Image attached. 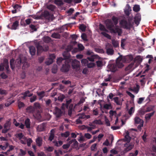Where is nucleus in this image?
I'll use <instances>...</instances> for the list:
<instances>
[{"label": "nucleus", "mask_w": 156, "mask_h": 156, "mask_svg": "<svg viewBox=\"0 0 156 156\" xmlns=\"http://www.w3.org/2000/svg\"><path fill=\"white\" fill-rule=\"evenodd\" d=\"M126 135L125 136V141L127 143L124 144L125 148L124 152L126 153L131 150L134 147V144L132 143H130L131 138L129 136V133L128 131L126 132Z\"/></svg>", "instance_id": "obj_1"}, {"label": "nucleus", "mask_w": 156, "mask_h": 156, "mask_svg": "<svg viewBox=\"0 0 156 156\" xmlns=\"http://www.w3.org/2000/svg\"><path fill=\"white\" fill-rule=\"evenodd\" d=\"M121 23L125 29L130 30L133 25V17H129L128 18L127 20H122Z\"/></svg>", "instance_id": "obj_2"}, {"label": "nucleus", "mask_w": 156, "mask_h": 156, "mask_svg": "<svg viewBox=\"0 0 156 156\" xmlns=\"http://www.w3.org/2000/svg\"><path fill=\"white\" fill-rule=\"evenodd\" d=\"M11 124V119H9L6 121L4 124V129L2 130V133H5L10 130Z\"/></svg>", "instance_id": "obj_3"}, {"label": "nucleus", "mask_w": 156, "mask_h": 156, "mask_svg": "<svg viewBox=\"0 0 156 156\" xmlns=\"http://www.w3.org/2000/svg\"><path fill=\"white\" fill-rule=\"evenodd\" d=\"M107 54L108 55H112L114 53L113 46L110 44L107 43L105 47Z\"/></svg>", "instance_id": "obj_4"}, {"label": "nucleus", "mask_w": 156, "mask_h": 156, "mask_svg": "<svg viewBox=\"0 0 156 156\" xmlns=\"http://www.w3.org/2000/svg\"><path fill=\"white\" fill-rule=\"evenodd\" d=\"M71 64L72 68L76 71L77 72L80 70V64L79 61L74 59L72 62Z\"/></svg>", "instance_id": "obj_5"}, {"label": "nucleus", "mask_w": 156, "mask_h": 156, "mask_svg": "<svg viewBox=\"0 0 156 156\" xmlns=\"http://www.w3.org/2000/svg\"><path fill=\"white\" fill-rule=\"evenodd\" d=\"M70 68V66L68 61L66 60L64 62L61 69V70L63 72H68Z\"/></svg>", "instance_id": "obj_6"}, {"label": "nucleus", "mask_w": 156, "mask_h": 156, "mask_svg": "<svg viewBox=\"0 0 156 156\" xmlns=\"http://www.w3.org/2000/svg\"><path fill=\"white\" fill-rule=\"evenodd\" d=\"M122 56H119L117 58L115 65L116 67H118L119 68H121L124 65L122 62Z\"/></svg>", "instance_id": "obj_7"}, {"label": "nucleus", "mask_w": 156, "mask_h": 156, "mask_svg": "<svg viewBox=\"0 0 156 156\" xmlns=\"http://www.w3.org/2000/svg\"><path fill=\"white\" fill-rule=\"evenodd\" d=\"M19 21L18 20H16L12 25V23L9 24L7 26L8 28L11 30H15L16 29L17 27L19 25Z\"/></svg>", "instance_id": "obj_8"}, {"label": "nucleus", "mask_w": 156, "mask_h": 156, "mask_svg": "<svg viewBox=\"0 0 156 156\" xmlns=\"http://www.w3.org/2000/svg\"><path fill=\"white\" fill-rule=\"evenodd\" d=\"M105 23L107 29L110 30L114 27L113 23L110 19H107L105 21Z\"/></svg>", "instance_id": "obj_9"}, {"label": "nucleus", "mask_w": 156, "mask_h": 156, "mask_svg": "<svg viewBox=\"0 0 156 156\" xmlns=\"http://www.w3.org/2000/svg\"><path fill=\"white\" fill-rule=\"evenodd\" d=\"M55 114L56 117L57 118H59L62 116V114H63V112L62 111L61 109L57 107H56L55 108Z\"/></svg>", "instance_id": "obj_10"}, {"label": "nucleus", "mask_w": 156, "mask_h": 156, "mask_svg": "<svg viewBox=\"0 0 156 156\" xmlns=\"http://www.w3.org/2000/svg\"><path fill=\"white\" fill-rule=\"evenodd\" d=\"M111 32L113 33H118L119 35H120L122 33V30L118 27H116L115 28L113 27L110 30Z\"/></svg>", "instance_id": "obj_11"}, {"label": "nucleus", "mask_w": 156, "mask_h": 156, "mask_svg": "<svg viewBox=\"0 0 156 156\" xmlns=\"http://www.w3.org/2000/svg\"><path fill=\"white\" fill-rule=\"evenodd\" d=\"M141 17L140 14L138 13L136 14L134 18V21L135 24L138 25L141 20Z\"/></svg>", "instance_id": "obj_12"}, {"label": "nucleus", "mask_w": 156, "mask_h": 156, "mask_svg": "<svg viewBox=\"0 0 156 156\" xmlns=\"http://www.w3.org/2000/svg\"><path fill=\"white\" fill-rule=\"evenodd\" d=\"M82 0H64V1L67 3L73 5L76 4L81 2Z\"/></svg>", "instance_id": "obj_13"}, {"label": "nucleus", "mask_w": 156, "mask_h": 156, "mask_svg": "<svg viewBox=\"0 0 156 156\" xmlns=\"http://www.w3.org/2000/svg\"><path fill=\"white\" fill-rule=\"evenodd\" d=\"M26 110L27 112L30 114H33L35 111L34 107L32 106L28 107L26 108Z\"/></svg>", "instance_id": "obj_14"}, {"label": "nucleus", "mask_w": 156, "mask_h": 156, "mask_svg": "<svg viewBox=\"0 0 156 156\" xmlns=\"http://www.w3.org/2000/svg\"><path fill=\"white\" fill-rule=\"evenodd\" d=\"M43 16L48 21L51 19L52 15L48 11H44L43 14Z\"/></svg>", "instance_id": "obj_15"}, {"label": "nucleus", "mask_w": 156, "mask_h": 156, "mask_svg": "<svg viewBox=\"0 0 156 156\" xmlns=\"http://www.w3.org/2000/svg\"><path fill=\"white\" fill-rule=\"evenodd\" d=\"M19 59L21 60L22 63H23V66H22V69H24V66L25 65H27L26 58L23 57V55H20L19 56Z\"/></svg>", "instance_id": "obj_16"}, {"label": "nucleus", "mask_w": 156, "mask_h": 156, "mask_svg": "<svg viewBox=\"0 0 156 156\" xmlns=\"http://www.w3.org/2000/svg\"><path fill=\"white\" fill-rule=\"evenodd\" d=\"M30 53L32 56L34 55H35L36 50L35 47L33 46H31L29 48Z\"/></svg>", "instance_id": "obj_17"}, {"label": "nucleus", "mask_w": 156, "mask_h": 156, "mask_svg": "<svg viewBox=\"0 0 156 156\" xmlns=\"http://www.w3.org/2000/svg\"><path fill=\"white\" fill-rule=\"evenodd\" d=\"M134 62H132L125 68V70L126 71H128L129 73L132 70V68L133 66L134 65Z\"/></svg>", "instance_id": "obj_18"}, {"label": "nucleus", "mask_w": 156, "mask_h": 156, "mask_svg": "<svg viewBox=\"0 0 156 156\" xmlns=\"http://www.w3.org/2000/svg\"><path fill=\"white\" fill-rule=\"evenodd\" d=\"M46 126V124L44 123L39 125L37 127V129L39 131H42L44 130Z\"/></svg>", "instance_id": "obj_19"}, {"label": "nucleus", "mask_w": 156, "mask_h": 156, "mask_svg": "<svg viewBox=\"0 0 156 156\" xmlns=\"http://www.w3.org/2000/svg\"><path fill=\"white\" fill-rule=\"evenodd\" d=\"M15 136L19 140H21L22 139H24L25 140H27V138L24 136L22 133L17 134Z\"/></svg>", "instance_id": "obj_20"}, {"label": "nucleus", "mask_w": 156, "mask_h": 156, "mask_svg": "<svg viewBox=\"0 0 156 156\" xmlns=\"http://www.w3.org/2000/svg\"><path fill=\"white\" fill-rule=\"evenodd\" d=\"M36 142L37 145L40 147L42 144V140L41 137H38L36 140Z\"/></svg>", "instance_id": "obj_21"}, {"label": "nucleus", "mask_w": 156, "mask_h": 156, "mask_svg": "<svg viewBox=\"0 0 156 156\" xmlns=\"http://www.w3.org/2000/svg\"><path fill=\"white\" fill-rule=\"evenodd\" d=\"M30 92L29 90H27L25 91L24 93L22 94V95H23V96L22 97V98L23 99H25L27 97H30L33 95V94H29Z\"/></svg>", "instance_id": "obj_22"}, {"label": "nucleus", "mask_w": 156, "mask_h": 156, "mask_svg": "<svg viewBox=\"0 0 156 156\" xmlns=\"http://www.w3.org/2000/svg\"><path fill=\"white\" fill-rule=\"evenodd\" d=\"M3 65L5 67L6 69L7 72L9 71V61L7 59L5 58L4 60Z\"/></svg>", "instance_id": "obj_23"}, {"label": "nucleus", "mask_w": 156, "mask_h": 156, "mask_svg": "<svg viewBox=\"0 0 156 156\" xmlns=\"http://www.w3.org/2000/svg\"><path fill=\"white\" fill-rule=\"evenodd\" d=\"M54 131L53 129L50 131V135L48 138V140L51 141L54 139L55 137Z\"/></svg>", "instance_id": "obj_24"}, {"label": "nucleus", "mask_w": 156, "mask_h": 156, "mask_svg": "<svg viewBox=\"0 0 156 156\" xmlns=\"http://www.w3.org/2000/svg\"><path fill=\"white\" fill-rule=\"evenodd\" d=\"M37 48L38 55L44 51V47L39 44L37 45Z\"/></svg>", "instance_id": "obj_25"}, {"label": "nucleus", "mask_w": 156, "mask_h": 156, "mask_svg": "<svg viewBox=\"0 0 156 156\" xmlns=\"http://www.w3.org/2000/svg\"><path fill=\"white\" fill-rule=\"evenodd\" d=\"M51 36L52 38L56 39H60L61 37V35L58 32H54Z\"/></svg>", "instance_id": "obj_26"}, {"label": "nucleus", "mask_w": 156, "mask_h": 156, "mask_svg": "<svg viewBox=\"0 0 156 156\" xmlns=\"http://www.w3.org/2000/svg\"><path fill=\"white\" fill-rule=\"evenodd\" d=\"M54 145L57 147H59L61 146L63 144V142L61 140H60L57 142L56 140H54L52 142Z\"/></svg>", "instance_id": "obj_27"}, {"label": "nucleus", "mask_w": 156, "mask_h": 156, "mask_svg": "<svg viewBox=\"0 0 156 156\" xmlns=\"http://www.w3.org/2000/svg\"><path fill=\"white\" fill-rule=\"evenodd\" d=\"M64 59H67L70 57V55L68 51H64L63 53Z\"/></svg>", "instance_id": "obj_28"}, {"label": "nucleus", "mask_w": 156, "mask_h": 156, "mask_svg": "<svg viewBox=\"0 0 156 156\" xmlns=\"http://www.w3.org/2000/svg\"><path fill=\"white\" fill-rule=\"evenodd\" d=\"M142 121H144L143 120L140 119L138 117H136L134 118V122L135 124H140Z\"/></svg>", "instance_id": "obj_29"}, {"label": "nucleus", "mask_w": 156, "mask_h": 156, "mask_svg": "<svg viewBox=\"0 0 156 156\" xmlns=\"http://www.w3.org/2000/svg\"><path fill=\"white\" fill-rule=\"evenodd\" d=\"M54 153L56 156H60V155H62L63 154L62 151L60 150H55L54 151Z\"/></svg>", "instance_id": "obj_30"}, {"label": "nucleus", "mask_w": 156, "mask_h": 156, "mask_svg": "<svg viewBox=\"0 0 156 156\" xmlns=\"http://www.w3.org/2000/svg\"><path fill=\"white\" fill-rule=\"evenodd\" d=\"M14 61L15 60L13 58L11 59L10 61V67L12 70L14 69L15 68Z\"/></svg>", "instance_id": "obj_31"}, {"label": "nucleus", "mask_w": 156, "mask_h": 156, "mask_svg": "<svg viewBox=\"0 0 156 156\" xmlns=\"http://www.w3.org/2000/svg\"><path fill=\"white\" fill-rule=\"evenodd\" d=\"M25 124L27 128H29L30 127V122L29 119L27 118L26 119L25 122Z\"/></svg>", "instance_id": "obj_32"}, {"label": "nucleus", "mask_w": 156, "mask_h": 156, "mask_svg": "<svg viewBox=\"0 0 156 156\" xmlns=\"http://www.w3.org/2000/svg\"><path fill=\"white\" fill-rule=\"evenodd\" d=\"M55 3L58 6H61L63 4V0H55Z\"/></svg>", "instance_id": "obj_33"}, {"label": "nucleus", "mask_w": 156, "mask_h": 156, "mask_svg": "<svg viewBox=\"0 0 156 156\" xmlns=\"http://www.w3.org/2000/svg\"><path fill=\"white\" fill-rule=\"evenodd\" d=\"M125 59L127 62H129L133 59V58L132 55H129L126 56Z\"/></svg>", "instance_id": "obj_34"}, {"label": "nucleus", "mask_w": 156, "mask_h": 156, "mask_svg": "<svg viewBox=\"0 0 156 156\" xmlns=\"http://www.w3.org/2000/svg\"><path fill=\"white\" fill-rule=\"evenodd\" d=\"M45 92L44 91H42L40 92H37V95L39 96V99H42L44 96Z\"/></svg>", "instance_id": "obj_35"}, {"label": "nucleus", "mask_w": 156, "mask_h": 156, "mask_svg": "<svg viewBox=\"0 0 156 156\" xmlns=\"http://www.w3.org/2000/svg\"><path fill=\"white\" fill-rule=\"evenodd\" d=\"M22 63L21 60L19 59V58H17L16 61V66L18 68L20 67L21 64Z\"/></svg>", "instance_id": "obj_36"}, {"label": "nucleus", "mask_w": 156, "mask_h": 156, "mask_svg": "<svg viewBox=\"0 0 156 156\" xmlns=\"http://www.w3.org/2000/svg\"><path fill=\"white\" fill-rule=\"evenodd\" d=\"M154 111L152 112L146 114L145 117V119H150L151 117L154 115Z\"/></svg>", "instance_id": "obj_37"}, {"label": "nucleus", "mask_w": 156, "mask_h": 156, "mask_svg": "<svg viewBox=\"0 0 156 156\" xmlns=\"http://www.w3.org/2000/svg\"><path fill=\"white\" fill-rule=\"evenodd\" d=\"M73 143V144L74 146H78V143L75 139H73L70 140L69 142V144H71Z\"/></svg>", "instance_id": "obj_38"}, {"label": "nucleus", "mask_w": 156, "mask_h": 156, "mask_svg": "<svg viewBox=\"0 0 156 156\" xmlns=\"http://www.w3.org/2000/svg\"><path fill=\"white\" fill-rule=\"evenodd\" d=\"M65 61L62 58L60 57L57 59V63L58 65H60L62 62L64 63Z\"/></svg>", "instance_id": "obj_39"}, {"label": "nucleus", "mask_w": 156, "mask_h": 156, "mask_svg": "<svg viewBox=\"0 0 156 156\" xmlns=\"http://www.w3.org/2000/svg\"><path fill=\"white\" fill-rule=\"evenodd\" d=\"M99 28L100 30L101 31H103L106 32H108V30L106 29L105 27L101 23L99 25Z\"/></svg>", "instance_id": "obj_40"}, {"label": "nucleus", "mask_w": 156, "mask_h": 156, "mask_svg": "<svg viewBox=\"0 0 156 156\" xmlns=\"http://www.w3.org/2000/svg\"><path fill=\"white\" fill-rule=\"evenodd\" d=\"M133 9L134 11L137 12L140 10V7L139 5H134L133 8Z\"/></svg>", "instance_id": "obj_41"}, {"label": "nucleus", "mask_w": 156, "mask_h": 156, "mask_svg": "<svg viewBox=\"0 0 156 156\" xmlns=\"http://www.w3.org/2000/svg\"><path fill=\"white\" fill-rule=\"evenodd\" d=\"M112 43L113 46L115 48H117L119 46L118 42L115 40H113L112 41Z\"/></svg>", "instance_id": "obj_42"}, {"label": "nucleus", "mask_w": 156, "mask_h": 156, "mask_svg": "<svg viewBox=\"0 0 156 156\" xmlns=\"http://www.w3.org/2000/svg\"><path fill=\"white\" fill-rule=\"evenodd\" d=\"M55 8V6L52 5H50L47 6V9L51 11H54Z\"/></svg>", "instance_id": "obj_43"}, {"label": "nucleus", "mask_w": 156, "mask_h": 156, "mask_svg": "<svg viewBox=\"0 0 156 156\" xmlns=\"http://www.w3.org/2000/svg\"><path fill=\"white\" fill-rule=\"evenodd\" d=\"M112 20L113 21L114 25H116L118 23V19L117 17L115 16H113L112 17Z\"/></svg>", "instance_id": "obj_44"}, {"label": "nucleus", "mask_w": 156, "mask_h": 156, "mask_svg": "<svg viewBox=\"0 0 156 156\" xmlns=\"http://www.w3.org/2000/svg\"><path fill=\"white\" fill-rule=\"evenodd\" d=\"M104 108L105 109H112V106L111 104H106L104 105Z\"/></svg>", "instance_id": "obj_45"}, {"label": "nucleus", "mask_w": 156, "mask_h": 156, "mask_svg": "<svg viewBox=\"0 0 156 156\" xmlns=\"http://www.w3.org/2000/svg\"><path fill=\"white\" fill-rule=\"evenodd\" d=\"M114 102L116 104L118 105H121L122 104L120 103V101L119 100V98L117 97L114 98H113Z\"/></svg>", "instance_id": "obj_46"}, {"label": "nucleus", "mask_w": 156, "mask_h": 156, "mask_svg": "<svg viewBox=\"0 0 156 156\" xmlns=\"http://www.w3.org/2000/svg\"><path fill=\"white\" fill-rule=\"evenodd\" d=\"M101 34L103 35L104 37L107 38H108V39H111V36L109 34H108L105 33V32H101Z\"/></svg>", "instance_id": "obj_47"}, {"label": "nucleus", "mask_w": 156, "mask_h": 156, "mask_svg": "<svg viewBox=\"0 0 156 156\" xmlns=\"http://www.w3.org/2000/svg\"><path fill=\"white\" fill-rule=\"evenodd\" d=\"M126 41V39H122L121 40V46L122 48L124 49V47L125 45V42Z\"/></svg>", "instance_id": "obj_48"}, {"label": "nucleus", "mask_w": 156, "mask_h": 156, "mask_svg": "<svg viewBox=\"0 0 156 156\" xmlns=\"http://www.w3.org/2000/svg\"><path fill=\"white\" fill-rule=\"evenodd\" d=\"M69 135V131H66L64 133H62L61 136L62 137H68Z\"/></svg>", "instance_id": "obj_49"}, {"label": "nucleus", "mask_w": 156, "mask_h": 156, "mask_svg": "<svg viewBox=\"0 0 156 156\" xmlns=\"http://www.w3.org/2000/svg\"><path fill=\"white\" fill-rule=\"evenodd\" d=\"M57 65H54V66L52 69V73H55L57 72Z\"/></svg>", "instance_id": "obj_50"}, {"label": "nucleus", "mask_w": 156, "mask_h": 156, "mask_svg": "<svg viewBox=\"0 0 156 156\" xmlns=\"http://www.w3.org/2000/svg\"><path fill=\"white\" fill-rule=\"evenodd\" d=\"M8 93L7 91L5 90H3L2 89H0V94L1 95H6Z\"/></svg>", "instance_id": "obj_51"}, {"label": "nucleus", "mask_w": 156, "mask_h": 156, "mask_svg": "<svg viewBox=\"0 0 156 156\" xmlns=\"http://www.w3.org/2000/svg\"><path fill=\"white\" fill-rule=\"evenodd\" d=\"M29 17H31L34 19L38 20L41 19V16H37L35 15H30L29 16Z\"/></svg>", "instance_id": "obj_52"}, {"label": "nucleus", "mask_w": 156, "mask_h": 156, "mask_svg": "<svg viewBox=\"0 0 156 156\" xmlns=\"http://www.w3.org/2000/svg\"><path fill=\"white\" fill-rule=\"evenodd\" d=\"M33 142V140L31 138H29L27 140V144L28 147H30L31 144Z\"/></svg>", "instance_id": "obj_53"}, {"label": "nucleus", "mask_w": 156, "mask_h": 156, "mask_svg": "<svg viewBox=\"0 0 156 156\" xmlns=\"http://www.w3.org/2000/svg\"><path fill=\"white\" fill-rule=\"evenodd\" d=\"M74 11V9H73L71 8L67 11V12L68 14V15H70Z\"/></svg>", "instance_id": "obj_54"}, {"label": "nucleus", "mask_w": 156, "mask_h": 156, "mask_svg": "<svg viewBox=\"0 0 156 156\" xmlns=\"http://www.w3.org/2000/svg\"><path fill=\"white\" fill-rule=\"evenodd\" d=\"M12 6L14 9H16L17 10L19 8L20 9L21 8V5L17 4H16L14 5H12Z\"/></svg>", "instance_id": "obj_55"}, {"label": "nucleus", "mask_w": 156, "mask_h": 156, "mask_svg": "<svg viewBox=\"0 0 156 156\" xmlns=\"http://www.w3.org/2000/svg\"><path fill=\"white\" fill-rule=\"evenodd\" d=\"M81 62L83 65H87L88 61L87 59H83L81 60Z\"/></svg>", "instance_id": "obj_56"}, {"label": "nucleus", "mask_w": 156, "mask_h": 156, "mask_svg": "<svg viewBox=\"0 0 156 156\" xmlns=\"http://www.w3.org/2000/svg\"><path fill=\"white\" fill-rule=\"evenodd\" d=\"M135 61H137L138 62H141L142 61V59L140 56H138L136 57L134 59Z\"/></svg>", "instance_id": "obj_57"}, {"label": "nucleus", "mask_w": 156, "mask_h": 156, "mask_svg": "<svg viewBox=\"0 0 156 156\" xmlns=\"http://www.w3.org/2000/svg\"><path fill=\"white\" fill-rule=\"evenodd\" d=\"M53 62V61L51 59H49L48 60L46 61L45 62V63L48 65H49L51 64H52Z\"/></svg>", "instance_id": "obj_58"}, {"label": "nucleus", "mask_w": 156, "mask_h": 156, "mask_svg": "<svg viewBox=\"0 0 156 156\" xmlns=\"http://www.w3.org/2000/svg\"><path fill=\"white\" fill-rule=\"evenodd\" d=\"M64 98L65 96L64 95H62L58 97V101L62 102L63 101Z\"/></svg>", "instance_id": "obj_59"}, {"label": "nucleus", "mask_w": 156, "mask_h": 156, "mask_svg": "<svg viewBox=\"0 0 156 156\" xmlns=\"http://www.w3.org/2000/svg\"><path fill=\"white\" fill-rule=\"evenodd\" d=\"M96 63L97 64V66L98 67H101L102 66V62L101 61H96Z\"/></svg>", "instance_id": "obj_60"}, {"label": "nucleus", "mask_w": 156, "mask_h": 156, "mask_svg": "<svg viewBox=\"0 0 156 156\" xmlns=\"http://www.w3.org/2000/svg\"><path fill=\"white\" fill-rule=\"evenodd\" d=\"M86 27L83 24H81L80 27V29L83 31H85Z\"/></svg>", "instance_id": "obj_61"}, {"label": "nucleus", "mask_w": 156, "mask_h": 156, "mask_svg": "<svg viewBox=\"0 0 156 156\" xmlns=\"http://www.w3.org/2000/svg\"><path fill=\"white\" fill-rule=\"evenodd\" d=\"M95 65L94 63L90 62L89 63H88L87 66L89 68H91L94 67Z\"/></svg>", "instance_id": "obj_62"}, {"label": "nucleus", "mask_w": 156, "mask_h": 156, "mask_svg": "<svg viewBox=\"0 0 156 156\" xmlns=\"http://www.w3.org/2000/svg\"><path fill=\"white\" fill-rule=\"evenodd\" d=\"M134 108L133 107H131L128 111V113L130 115H132L134 113Z\"/></svg>", "instance_id": "obj_63"}, {"label": "nucleus", "mask_w": 156, "mask_h": 156, "mask_svg": "<svg viewBox=\"0 0 156 156\" xmlns=\"http://www.w3.org/2000/svg\"><path fill=\"white\" fill-rule=\"evenodd\" d=\"M3 79H6L8 77V76L4 73H1L0 75Z\"/></svg>", "instance_id": "obj_64"}]
</instances>
